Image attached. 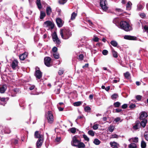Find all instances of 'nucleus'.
Wrapping results in <instances>:
<instances>
[{"mask_svg":"<svg viewBox=\"0 0 148 148\" xmlns=\"http://www.w3.org/2000/svg\"><path fill=\"white\" fill-rule=\"evenodd\" d=\"M71 144L72 146L78 148H84L85 147V145L84 143L78 140L77 137L75 136L73 137L71 142Z\"/></svg>","mask_w":148,"mask_h":148,"instance_id":"1","label":"nucleus"},{"mask_svg":"<svg viewBox=\"0 0 148 148\" xmlns=\"http://www.w3.org/2000/svg\"><path fill=\"white\" fill-rule=\"evenodd\" d=\"M60 34L62 38L64 39H69L72 34L70 30L69 29H62L60 31Z\"/></svg>","mask_w":148,"mask_h":148,"instance_id":"2","label":"nucleus"},{"mask_svg":"<svg viewBox=\"0 0 148 148\" xmlns=\"http://www.w3.org/2000/svg\"><path fill=\"white\" fill-rule=\"evenodd\" d=\"M120 26L121 28L126 32L132 30L128 23L125 21H121L120 23Z\"/></svg>","mask_w":148,"mask_h":148,"instance_id":"3","label":"nucleus"},{"mask_svg":"<svg viewBox=\"0 0 148 148\" xmlns=\"http://www.w3.org/2000/svg\"><path fill=\"white\" fill-rule=\"evenodd\" d=\"M45 117L46 118L49 124H52L54 121L53 117L51 112L48 111L46 114Z\"/></svg>","mask_w":148,"mask_h":148,"instance_id":"4","label":"nucleus"},{"mask_svg":"<svg viewBox=\"0 0 148 148\" xmlns=\"http://www.w3.org/2000/svg\"><path fill=\"white\" fill-rule=\"evenodd\" d=\"M43 25L44 27H50L52 29H53L55 25L53 23L49 21H47L44 22Z\"/></svg>","mask_w":148,"mask_h":148,"instance_id":"5","label":"nucleus"},{"mask_svg":"<svg viewBox=\"0 0 148 148\" xmlns=\"http://www.w3.org/2000/svg\"><path fill=\"white\" fill-rule=\"evenodd\" d=\"M107 1L106 0H100V5L102 9L105 11L107 10L108 8L106 5Z\"/></svg>","mask_w":148,"mask_h":148,"instance_id":"6","label":"nucleus"},{"mask_svg":"<svg viewBox=\"0 0 148 148\" xmlns=\"http://www.w3.org/2000/svg\"><path fill=\"white\" fill-rule=\"evenodd\" d=\"M51 60V58L49 57H45L44 59V62L45 65L47 67L51 66L50 62Z\"/></svg>","mask_w":148,"mask_h":148,"instance_id":"7","label":"nucleus"},{"mask_svg":"<svg viewBox=\"0 0 148 148\" xmlns=\"http://www.w3.org/2000/svg\"><path fill=\"white\" fill-rule=\"evenodd\" d=\"M140 115L139 117L140 120H144L148 116L147 113L145 111L141 112L140 113Z\"/></svg>","mask_w":148,"mask_h":148,"instance_id":"8","label":"nucleus"},{"mask_svg":"<svg viewBox=\"0 0 148 148\" xmlns=\"http://www.w3.org/2000/svg\"><path fill=\"white\" fill-rule=\"evenodd\" d=\"M38 69L36 70L35 72L34 75L38 79H40L42 76V73L38 68Z\"/></svg>","mask_w":148,"mask_h":148,"instance_id":"9","label":"nucleus"},{"mask_svg":"<svg viewBox=\"0 0 148 148\" xmlns=\"http://www.w3.org/2000/svg\"><path fill=\"white\" fill-rule=\"evenodd\" d=\"M56 21L58 27H61L63 26L64 22H63L60 18H56Z\"/></svg>","mask_w":148,"mask_h":148,"instance_id":"10","label":"nucleus"},{"mask_svg":"<svg viewBox=\"0 0 148 148\" xmlns=\"http://www.w3.org/2000/svg\"><path fill=\"white\" fill-rule=\"evenodd\" d=\"M34 137L36 138H38V139H43V136L42 135L40 134V133L38 131H36L34 134Z\"/></svg>","mask_w":148,"mask_h":148,"instance_id":"11","label":"nucleus"},{"mask_svg":"<svg viewBox=\"0 0 148 148\" xmlns=\"http://www.w3.org/2000/svg\"><path fill=\"white\" fill-rule=\"evenodd\" d=\"M43 142V139H38L36 143L37 148H39L41 147Z\"/></svg>","mask_w":148,"mask_h":148,"instance_id":"12","label":"nucleus"},{"mask_svg":"<svg viewBox=\"0 0 148 148\" xmlns=\"http://www.w3.org/2000/svg\"><path fill=\"white\" fill-rule=\"evenodd\" d=\"M18 62L16 60H14L12 62L11 66L12 69L14 70L16 69V67L18 65Z\"/></svg>","mask_w":148,"mask_h":148,"instance_id":"13","label":"nucleus"},{"mask_svg":"<svg viewBox=\"0 0 148 148\" xmlns=\"http://www.w3.org/2000/svg\"><path fill=\"white\" fill-rule=\"evenodd\" d=\"M140 122L139 121H137L136 122L135 125L133 126V128L134 130H137L140 127Z\"/></svg>","mask_w":148,"mask_h":148,"instance_id":"14","label":"nucleus"},{"mask_svg":"<svg viewBox=\"0 0 148 148\" xmlns=\"http://www.w3.org/2000/svg\"><path fill=\"white\" fill-rule=\"evenodd\" d=\"M124 39L127 40H135L136 38V37L129 35H125L124 36Z\"/></svg>","mask_w":148,"mask_h":148,"instance_id":"15","label":"nucleus"},{"mask_svg":"<svg viewBox=\"0 0 148 148\" xmlns=\"http://www.w3.org/2000/svg\"><path fill=\"white\" fill-rule=\"evenodd\" d=\"M27 53L25 52L19 56V58L21 60H23L27 57Z\"/></svg>","mask_w":148,"mask_h":148,"instance_id":"16","label":"nucleus"},{"mask_svg":"<svg viewBox=\"0 0 148 148\" xmlns=\"http://www.w3.org/2000/svg\"><path fill=\"white\" fill-rule=\"evenodd\" d=\"M52 9L50 6H47L46 8V12L47 16H49L52 12Z\"/></svg>","mask_w":148,"mask_h":148,"instance_id":"17","label":"nucleus"},{"mask_svg":"<svg viewBox=\"0 0 148 148\" xmlns=\"http://www.w3.org/2000/svg\"><path fill=\"white\" fill-rule=\"evenodd\" d=\"M7 87L5 85L0 86V92L4 93Z\"/></svg>","mask_w":148,"mask_h":148,"instance_id":"18","label":"nucleus"},{"mask_svg":"<svg viewBox=\"0 0 148 148\" xmlns=\"http://www.w3.org/2000/svg\"><path fill=\"white\" fill-rule=\"evenodd\" d=\"M142 121L140 122V126H141L143 127H144L147 123V119H145L144 120H142Z\"/></svg>","mask_w":148,"mask_h":148,"instance_id":"19","label":"nucleus"},{"mask_svg":"<svg viewBox=\"0 0 148 148\" xmlns=\"http://www.w3.org/2000/svg\"><path fill=\"white\" fill-rule=\"evenodd\" d=\"M52 38L54 42H55L56 40L58 39V38L57 36L56 32H54L52 35Z\"/></svg>","mask_w":148,"mask_h":148,"instance_id":"20","label":"nucleus"},{"mask_svg":"<svg viewBox=\"0 0 148 148\" xmlns=\"http://www.w3.org/2000/svg\"><path fill=\"white\" fill-rule=\"evenodd\" d=\"M36 3L38 8L39 9H40L42 8V7L41 3L40 0H36Z\"/></svg>","mask_w":148,"mask_h":148,"instance_id":"21","label":"nucleus"},{"mask_svg":"<svg viewBox=\"0 0 148 148\" xmlns=\"http://www.w3.org/2000/svg\"><path fill=\"white\" fill-rule=\"evenodd\" d=\"M110 144L111 147H113L112 148H118L117 143L116 142H111Z\"/></svg>","mask_w":148,"mask_h":148,"instance_id":"22","label":"nucleus"},{"mask_svg":"<svg viewBox=\"0 0 148 148\" xmlns=\"http://www.w3.org/2000/svg\"><path fill=\"white\" fill-rule=\"evenodd\" d=\"M112 51L113 57L115 58H117L118 56L117 52L115 51L113 49H112Z\"/></svg>","mask_w":148,"mask_h":148,"instance_id":"23","label":"nucleus"},{"mask_svg":"<svg viewBox=\"0 0 148 148\" xmlns=\"http://www.w3.org/2000/svg\"><path fill=\"white\" fill-rule=\"evenodd\" d=\"M46 14L45 12L43 11H41L40 12V18L41 19L43 18L46 16Z\"/></svg>","mask_w":148,"mask_h":148,"instance_id":"24","label":"nucleus"},{"mask_svg":"<svg viewBox=\"0 0 148 148\" xmlns=\"http://www.w3.org/2000/svg\"><path fill=\"white\" fill-rule=\"evenodd\" d=\"M19 90L18 89L16 88L12 90V93L14 94L13 95H12L13 96H16V94L17 92H19Z\"/></svg>","mask_w":148,"mask_h":148,"instance_id":"25","label":"nucleus"},{"mask_svg":"<svg viewBox=\"0 0 148 148\" xmlns=\"http://www.w3.org/2000/svg\"><path fill=\"white\" fill-rule=\"evenodd\" d=\"M129 148H137L136 145L134 143H131L129 145Z\"/></svg>","mask_w":148,"mask_h":148,"instance_id":"26","label":"nucleus"},{"mask_svg":"<svg viewBox=\"0 0 148 148\" xmlns=\"http://www.w3.org/2000/svg\"><path fill=\"white\" fill-rule=\"evenodd\" d=\"M132 5L131 2L130 1H129L126 5V9L128 10H130L131 9V5Z\"/></svg>","mask_w":148,"mask_h":148,"instance_id":"27","label":"nucleus"},{"mask_svg":"<svg viewBox=\"0 0 148 148\" xmlns=\"http://www.w3.org/2000/svg\"><path fill=\"white\" fill-rule=\"evenodd\" d=\"M124 76L125 78L128 79L130 76V74L129 72L127 71L124 73Z\"/></svg>","mask_w":148,"mask_h":148,"instance_id":"28","label":"nucleus"},{"mask_svg":"<svg viewBox=\"0 0 148 148\" xmlns=\"http://www.w3.org/2000/svg\"><path fill=\"white\" fill-rule=\"evenodd\" d=\"M110 43L114 47H117L118 43L115 40H112L110 42Z\"/></svg>","mask_w":148,"mask_h":148,"instance_id":"29","label":"nucleus"},{"mask_svg":"<svg viewBox=\"0 0 148 148\" xmlns=\"http://www.w3.org/2000/svg\"><path fill=\"white\" fill-rule=\"evenodd\" d=\"M4 133L5 134H10L11 131L10 129L8 127H5L4 129Z\"/></svg>","mask_w":148,"mask_h":148,"instance_id":"30","label":"nucleus"},{"mask_svg":"<svg viewBox=\"0 0 148 148\" xmlns=\"http://www.w3.org/2000/svg\"><path fill=\"white\" fill-rule=\"evenodd\" d=\"M93 143L96 145H99L101 141L98 139L95 138L94 140Z\"/></svg>","mask_w":148,"mask_h":148,"instance_id":"31","label":"nucleus"},{"mask_svg":"<svg viewBox=\"0 0 148 148\" xmlns=\"http://www.w3.org/2000/svg\"><path fill=\"white\" fill-rule=\"evenodd\" d=\"M121 104V103L117 101L114 103L113 104V106L115 108H118L120 106Z\"/></svg>","mask_w":148,"mask_h":148,"instance_id":"32","label":"nucleus"},{"mask_svg":"<svg viewBox=\"0 0 148 148\" xmlns=\"http://www.w3.org/2000/svg\"><path fill=\"white\" fill-rule=\"evenodd\" d=\"M141 146L142 148H145L146 147V143L143 140L141 141Z\"/></svg>","mask_w":148,"mask_h":148,"instance_id":"33","label":"nucleus"},{"mask_svg":"<svg viewBox=\"0 0 148 148\" xmlns=\"http://www.w3.org/2000/svg\"><path fill=\"white\" fill-rule=\"evenodd\" d=\"M119 97L117 93H114L111 97V99H116Z\"/></svg>","mask_w":148,"mask_h":148,"instance_id":"34","label":"nucleus"},{"mask_svg":"<svg viewBox=\"0 0 148 148\" xmlns=\"http://www.w3.org/2000/svg\"><path fill=\"white\" fill-rule=\"evenodd\" d=\"M77 15V14L75 13V12H73L71 15V20H73L75 18L76 16Z\"/></svg>","mask_w":148,"mask_h":148,"instance_id":"35","label":"nucleus"},{"mask_svg":"<svg viewBox=\"0 0 148 148\" xmlns=\"http://www.w3.org/2000/svg\"><path fill=\"white\" fill-rule=\"evenodd\" d=\"M88 134L92 136H93L95 135L94 132L92 130H89L88 132Z\"/></svg>","mask_w":148,"mask_h":148,"instance_id":"36","label":"nucleus"},{"mask_svg":"<svg viewBox=\"0 0 148 148\" xmlns=\"http://www.w3.org/2000/svg\"><path fill=\"white\" fill-rule=\"evenodd\" d=\"M82 104L81 101H77L73 103V105L75 106H80Z\"/></svg>","mask_w":148,"mask_h":148,"instance_id":"37","label":"nucleus"},{"mask_svg":"<svg viewBox=\"0 0 148 148\" xmlns=\"http://www.w3.org/2000/svg\"><path fill=\"white\" fill-rule=\"evenodd\" d=\"M114 126L112 125H110L108 128L110 132H112L114 131Z\"/></svg>","mask_w":148,"mask_h":148,"instance_id":"38","label":"nucleus"},{"mask_svg":"<svg viewBox=\"0 0 148 148\" xmlns=\"http://www.w3.org/2000/svg\"><path fill=\"white\" fill-rule=\"evenodd\" d=\"M53 55L54 58L56 59H58L59 58V55L58 53H56L53 54Z\"/></svg>","mask_w":148,"mask_h":148,"instance_id":"39","label":"nucleus"},{"mask_svg":"<svg viewBox=\"0 0 148 148\" xmlns=\"http://www.w3.org/2000/svg\"><path fill=\"white\" fill-rule=\"evenodd\" d=\"M142 96L140 95H137L136 96V98L138 101H140L142 98Z\"/></svg>","mask_w":148,"mask_h":148,"instance_id":"40","label":"nucleus"},{"mask_svg":"<svg viewBox=\"0 0 148 148\" xmlns=\"http://www.w3.org/2000/svg\"><path fill=\"white\" fill-rule=\"evenodd\" d=\"M12 143H13L14 145L17 144L18 142V140L16 139H13L12 140Z\"/></svg>","mask_w":148,"mask_h":148,"instance_id":"41","label":"nucleus"},{"mask_svg":"<svg viewBox=\"0 0 148 148\" xmlns=\"http://www.w3.org/2000/svg\"><path fill=\"white\" fill-rule=\"evenodd\" d=\"M83 137L85 140L87 141H89V138L85 134L83 135Z\"/></svg>","mask_w":148,"mask_h":148,"instance_id":"42","label":"nucleus"},{"mask_svg":"<svg viewBox=\"0 0 148 148\" xmlns=\"http://www.w3.org/2000/svg\"><path fill=\"white\" fill-rule=\"evenodd\" d=\"M71 132L72 133H75L76 132V128L75 127H72L70 129Z\"/></svg>","mask_w":148,"mask_h":148,"instance_id":"43","label":"nucleus"},{"mask_svg":"<svg viewBox=\"0 0 148 148\" xmlns=\"http://www.w3.org/2000/svg\"><path fill=\"white\" fill-rule=\"evenodd\" d=\"M8 98H5V97L2 98L0 97V100L2 102H6V100H8Z\"/></svg>","mask_w":148,"mask_h":148,"instance_id":"44","label":"nucleus"},{"mask_svg":"<svg viewBox=\"0 0 148 148\" xmlns=\"http://www.w3.org/2000/svg\"><path fill=\"white\" fill-rule=\"evenodd\" d=\"M67 0H59L58 2L60 4H63L66 3Z\"/></svg>","mask_w":148,"mask_h":148,"instance_id":"45","label":"nucleus"},{"mask_svg":"<svg viewBox=\"0 0 148 148\" xmlns=\"http://www.w3.org/2000/svg\"><path fill=\"white\" fill-rule=\"evenodd\" d=\"M108 51L106 50H103L102 51V54L105 56L107 55L108 53Z\"/></svg>","mask_w":148,"mask_h":148,"instance_id":"46","label":"nucleus"},{"mask_svg":"<svg viewBox=\"0 0 148 148\" xmlns=\"http://www.w3.org/2000/svg\"><path fill=\"white\" fill-rule=\"evenodd\" d=\"M90 108L89 106H86L84 108V110L86 112H88L90 110Z\"/></svg>","mask_w":148,"mask_h":148,"instance_id":"47","label":"nucleus"},{"mask_svg":"<svg viewBox=\"0 0 148 148\" xmlns=\"http://www.w3.org/2000/svg\"><path fill=\"white\" fill-rule=\"evenodd\" d=\"M79 59L81 61L84 58V56L83 54H80L79 56Z\"/></svg>","mask_w":148,"mask_h":148,"instance_id":"48","label":"nucleus"},{"mask_svg":"<svg viewBox=\"0 0 148 148\" xmlns=\"http://www.w3.org/2000/svg\"><path fill=\"white\" fill-rule=\"evenodd\" d=\"M99 125L97 124H96L93 125L92 128L94 130H96L98 129Z\"/></svg>","mask_w":148,"mask_h":148,"instance_id":"49","label":"nucleus"},{"mask_svg":"<svg viewBox=\"0 0 148 148\" xmlns=\"http://www.w3.org/2000/svg\"><path fill=\"white\" fill-rule=\"evenodd\" d=\"M57 50L58 48L56 47H53L52 49V51L55 53H56V52L57 51Z\"/></svg>","mask_w":148,"mask_h":148,"instance_id":"50","label":"nucleus"},{"mask_svg":"<svg viewBox=\"0 0 148 148\" xmlns=\"http://www.w3.org/2000/svg\"><path fill=\"white\" fill-rule=\"evenodd\" d=\"M136 107V105L135 104H131L130 105V106L129 107L130 108V109H133L135 107Z\"/></svg>","mask_w":148,"mask_h":148,"instance_id":"51","label":"nucleus"},{"mask_svg":"<svg viewBox=\"0 0 148 148\" xmlns=\"http://www.w3.org/2000/svg\"><path fill=\"white\" fill-rule=\"evenodd\" d=\"M115 11L119 12H123V10L120 8H116Z\"/></svg>","mask_w":148,"mask_h":148,"instance_id":"52","label":"nucleus"},{"mask_svg":"<svg viewBox=\"0 0 148 148\" xmlns=\"http://www.w3.org/2000/svg\"><path fill=\"white\" fill-rule=\"evenodd\" d=\"M140 17L142 18H144V17H146L145 14L144 13H140Z\"/></svg>","mask_w":148,"mask_h":148,"instance_id":"53","label":"nucleus"},{"mask_svg":"<svg viewBox=\"0 0 148 148\" xmlns=\"http://www.w3.org/2000/svg\"><path fill=\"white\" fill-rule=\"evenodd\" d=\"M127 107V104H124L121 106V108L123 109H126Z\"/></svg>","mask_w":148,"mask_h":148,"instance_id":"54","label":"nucleus"},{"mask_svg":"<svg viewBox=\"0 0 148 148\" xmlns=\"http://www.w3.org/2000/svg\"><path fill=\"white\" fill-rule=\"evenodd\" d=\"M122 111V110L121 109L116 108L115 109V111L114 112H121Z\"/></svg>","mask_w":148,"mask_h":148,"instance_id":"55","label":"nucleus"},{"mask_svg":"<svg viewBox=\"0 0 148 148\" xmlns=\"http://www.w3.org/2000/svg\"><path fill=\"white\" fill-rule=\"evenodd\" d=\"M121 120V118L119 117H117L116 118L114 119V121L116 122H117Z\"/></svg>","mask_w":148,"mask_h":148,"instance_id":"56","label":"nucleus"},{"mask_svg":"<svg viewBox=\"0 0 148 148\" xmlns=\"http://www.w3.org/2000/svg\"><path fill=\"white\" fill-rule=\"evenodd\" d=\"M94 41L95 42H97L99 41V38L97 37H95L93 39Z\"/></svg>","mask_w":148,"mask_h":148,"instance_id":"57","label":"nucleus"},{"mask_svg":"<svg viewBox=\"0 0 148 148\" xmlns=\"http://www.w3.org/2000/svg\"><path fill=\"white\" fill-rule=\"evenodd\" d=\"M64 73V71L62 70H60L58 72V73L59 75H62Z\"/></svg>","mask_w":148,"mask_h":148,"instance_id":"58","label":"nucleus"},{"mask_svg":"<svg viewBox=\"0 0 148 148\" xmlns=\"http://www.w3.org/2000/svg\"><path fill=\"white\" fill-rule=\"evenodd\" d=\"M138 10H140L143 8V6L141 5H139L138 6Z\"/></svg>","mask_w":148,"mask_h":148,"instance_id":"59","label":"nucleus"},{"mask_svg":"<svg viewBox=\"0 0 148 148\" xmlns=\"http://www.w3.org/2000/svg\"><path fill=\"white\" fill-rule=\"evenodd\" d=\"M144 29L147 33H148V27L146 25H145L144 27Z\"/></svg>","mask_w":148,"mask_h":148,"instance_id":"60","label":"nucleus"},{"mask_svg":"<svg viewBox=\"0 0 148 148\" xmlns=\"http://www.w3.org/2000/svg\"><path fill=\"white\" fill-rule=\"evenodd\" d=\"M138 138L136 137L134 138V140H133V141L134 143H137L138 142Z\"/></svg>","mask_w":148,"mask_h":148,"instance_id":"61","label":"nucleus"},{"mask_svg":"<svg viewBox=\"0 0 148 148\" xmlns=\"http://www.w3.org/2000/svg\"><path fill=\"white\" fill-rule=\"evenodd\" d=\"M35 88V86L34 85H33L29 88V89L30 90H33Z\"/></svg>","mask_w":148,"mask_h":148,"instance_id":"62","label":"nucleus"},{"mask_svg":"<svg viewBox=\"0 0 148 148\" xmlns=\"http://www.w3.org/2000/svg\"><path fill=\"white\" fill-rule=\"evenodd\" d=\"M94 95L93 94H90L89 95V98L90 100L93 99Z\"/></svg>","mask_w":148,"mask_h":148,"instance_id":"63","label":"nucleus"},{"mask_svg":"<svg viewBox=\"0 0 148 148\" xmlns=\"http://www.w3.org/2000/svg\"><path fill=\"white\" fill-rule=\"evenodd\" d=\"M144 137H145V139L148 141V134L146 135H145Z\"/></svg>","mask_w":148,"mask_h":148,"instance_id":"64","label":"nucleus"}]
</instances>
